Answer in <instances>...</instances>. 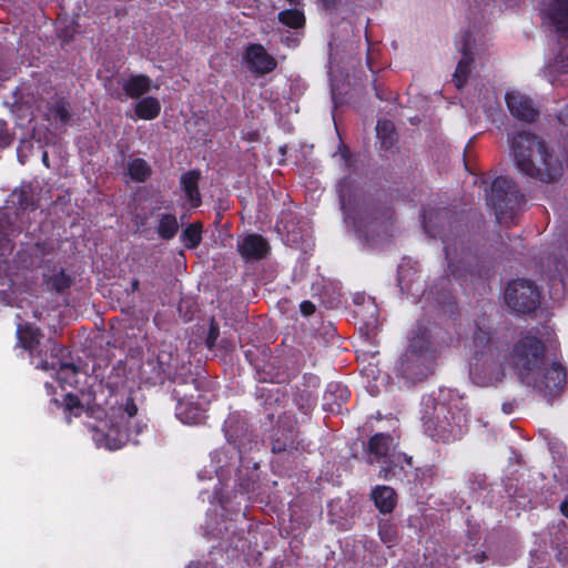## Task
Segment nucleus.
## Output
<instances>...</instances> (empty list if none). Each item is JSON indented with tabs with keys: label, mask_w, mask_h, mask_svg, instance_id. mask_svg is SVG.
Masks as SVG:
<instances>
[{
	"label": "nucleus",
	"mask_w": 568,
	"mask_h": 568,
	"mask_svg": "<svg viewBox=\"0 0 568 568\" xmlns=\"http://www.w3.org/2000/svg\"><path fill=\"white\" fill-rule=\"evenodd\" d=\"M28 230L19 239L20 247L0 275V302L20 310L16 314L17 347L28 351L32 358L36 348V328L29 321L36 317V242L33 231Z\"/></svg>",
	"instance_id": "obj_1"
},
{
	"label": "nucleus",
	"mask_w": 568,
	"mask_h": 568,
	"mask_svg": "<svg viewBox=\"0 0 568 568\" xmlns=\"http://www.w3.org/2000/svg\"><path fill=\"white\" fill-rule=\"evenodd\" d=\"M12 113L16 125L26 129L28 136H21L17 158L20 164L28 163L34 154L33 139L36 138V84L30 81L21 82L13 92Z\"/></svg>",
	"instance_id": "obj_2"
},
{
	"label": "nucleus",
	"mask_w": 568,
	"mask_h": 568,
	"mask_svg": "<svg viewBox=\"0 0 568 568\" xmlns=\"http://www.w3.org/2000/svg\"><path fill=\"white\" fill-rule=\"evenodd\" d=\"M545 353L544 343L531 335L520 337L513 345L509 353L510 365L524 384L534 383V376L539 374L545 364Z\"/></svg>",
	"instance_id": "obj_3"
},
{
	"label": "nucleus",
	"mask_w": 568,
	"mask_h": 568,
	"mask_svg": "<svg viewBox=\"0 0 568 568\" xmlns=\"http://www.w3.org/2000/svg\"><path fill=\"white\" fill-rule=\"evenodd\" d=\"M487 202L495 210L498 222L507 223L519 210L524 195L511 179L498 176L490 185Z\"/></svg>",
	"instance_id": "obj_4"
},
{
	"label": "nucleus",
	"mask_w": 568,
	"mask_h": 568,
	"mask_svg": "<svg viewBox=\"0 0 568 568\" xmlns=\"http://www.w3.org/2000/svg\"><path fill=\"white\" fill-rule=\"evenodd\" d=\"M341 205L345 211L346 219L352 220L358 229L377 231L386 229L388 221L392 220L393 213L388 207H377L376 205L356 201L353 206L346 201L344 193H341Z\"/></svg>",
	"instance_id": "obj_5"
},
{
	"label": "nucleus",
	"mask_w": 568,
	"mask_h": 568,
	"mask_svg": "<svg viewBox=\"0 0 568 568\" xmlns=\"http://www.w3.org/2000/svg\"><path fill=\"white\" fill-rule=\"evenodd\" d=\"M504 359L505 355L494 346L477 353L470 368L474 383L479 386H491L501 382L506 375Z\"/></svg>",
	"instance_id": "obj_6"
},
{
	"label": "nucleus",
	"mask_w": 568,
	"mask_h": 568,
	"mask_svg": "<svg viewBox=\"0 0 568 568\" xmlns=\"http://www.w3.org/2000/svg\"><path fill=\"white\" fill-rule=\"evenodd\" d=\"M528 164L531 166V170L519 171L545 183L556 182L562 175L561 162L548 150L545 142L541 150L535 152L534 156L528 160Z\"/></svg>",
	"instance_id": "obj_7"
},
{
	"label": "nucleus",
	"mask_w": 568,
	"mask_h": 568,
	"mask_svg": "<svg viewBox=\"0 0 568 568\" xmlns=\"http://www.w3.org/2000/svg\"><path fill=\"white\" fill-rule=\"evenodd\" d=\"M505 301L515 312H531L538 305L539 291L531 281L517 280L508 284Z\"/></svg>",
	"instance_id": "obj_8"
},
{
	"label": "nucleus",
	"mask_w": 568,
	"mask_h": 568,
	"mask_svg": "<svg viewBox=\"0 0 568 568\" xmlns=\"http://www.w3.org/2000/svg\"><path fill=\"white\" fill-rule=\"evenodd\" d=\"M544 142L542 139L529 131H519L508 135L510 154L518 170H531L528 160L534 156L535 152L541 150Z\"/></svg>",
	"instance_id": "obj_9"
},
{
	"label": "nucleus",
	"mask_w": 568,
	"mask_h": 568,
	"mask_svg": "<svg viewBox=\"0 0 568 568\" xmlns=\"http://www.w3.org/2000/svg\"><path fill=\"white\" fill-rule=\"evenodd\" d=\"M529 386H532L548 399L556 398L566 386V371L560 364L552 363L550 367L542 372L540 377L539 374L535 375L534 383Z\"/></svg>",
	"instance_id": "obj_10"
},
{
	"label": "nucleus",
	"mask_w": 568,
	"mask_h": 568,
	"mask_svg": "<svg viewBox=\"0 0 568 568\" xmlns=\"http://www.w3.org/2000/svg\"><path fill=\"white\" fill-rule=\"evenodd\" d=\"M434 358L432 353L406 351L402 361L404 376L412 381H422L433 372Z\"/></svg>",
	"instance_id": "obj_11"
},
{
	"label": "nucleus",
	"mask_w": 568,
	"mask_h": 568,
	"mask_svg": "<svg viewBox=\"0 0 568 568\" xmlns=\"http://www.w3.org/2000/svg\"><path fill=\"white\" fill-rule=\"evenodd\" d=\"M541 16L556 32L568 38V0H547L541 9Z\"/></svg>",
	"instance_id": "obj_12"
},
{
	"label": "nucleus",
	"mask_w": 568,
	"mask_h": 568,
	"mask_svg": "<svg viewBox=\"0 0 568 568\" xmlns=\"http://www.w3.org/2000/svg\"><path fill=\"white\" fill-rule=\"evenodd\" d=\"M244 58L248 70L257 75L266 74L276 67L274 58L261 44H250Z\"/></svg>",
	"instance_id": "obj_13"
},
{
	"label": "nucleus",
	"mask_w": 568,
	"mask_h": 568,
	"mask_svg": "<svg viewBox=\"0 0 568 568\" xmlns=\"http://www.w3.org/2000/svg\"><path fill=\"white\" fill-rule=\"evenodd\" d=\"M506 103L509 112L518 120L532 122L537 118L538 113L531 100L518 91L508 92Z\"/></svg>",
	"instance_id": "obj_14"
},
{
	"label": "nucleus",
	"mask_w": 568,
	"mask_h": 568,
	"mask_svg": "<svg viewBox=\"0 0 568 568\" xmlns=\"http://www.w3.org/2000/svg\"><path fill=\"white\" fill-rule=\"evenodd\" d=\"M470 33L466 32L463 36L462 39V45H460V52L463 54L462 59L458 61L456 70L453 74V80L455 82V85L458 89H462L465 83L467 82L471 70H473V63L474 59L471 55V49H470Z\"/></svg>",
	"instance_id": "obj_15"
},
{
	"label": "nucleus",
	"mask_w": 568,
	"mask_h": 568,
	"mask_svg": "<svg viewBox=\"0 0 568 568\" xmlns=\"http://www.w3.org/2000/svg\"><path fill=\"white\" fill-rule=\"evenodd\" d=\"M268 250L267 241L257 234H250L239 243V252L247 261L265 257Z\"/></svg>",
	"instance_id": "obj_16"
},
{
	"label": "nucleus",
	"mask_w": 568,
	"mask_h": 568,
	"mask_svg": "<svg viewBox=\"0 0 568 568\" xmlns=\"http://www.w3.org/2000/svg\"><path fill=\"white\" fill-rule=\"evenodd\" d=\"M155 359L165 378L172 379L179 374L181 363L176 349L172 345H163Z\"/></svg>",
	"instance_id": "obj_17"
},
{
	"label": "nucleus",
	"mask_w": 568,
	"mask_h": 568,
	"mask_svg": "<svg viewBox=\"0 0 568 568\" xmlns=\"http://www.w3.org/2000/svg\"><path fill=\"white\" fill-rule=\"evenodd\" d=\"M11 202L17 205L14 214L21 222L24 215L28 216L36 210V200L31 185L14 191L11 194Z\"/></svg>",
	"instance_id": "obj_18"
},
{
	"label": "nucleus",
	"mask_w": 568,
	"mask_h": 568,
	"mask_svg": "<svg viewBox=\"0 0 568 568\" xmlns=\"http://www.w3.org/2000/svg\"><path fill=\"white\" fill-rule=\"evenodd\" d=\"M200 172L191 170L181 176V185L192 207L201 205V194L199 191Z\"/></svg>",
	"instance_id": "obj_19"
},
{
	"label": "nucleus",
	"mask_w": 568,
	"mask_h": 568,
	"mask_svg": "<svg viewBox=\"0 0 568 568\" xmlns=\"http://www.w3.org/2000/svg\"><path fill=\"white\" fill-rule=\"evenodd\" d=\"M152 88V81L144 74L131 75L123 84L122 89L125 94L132 99H138L148 93Z\"/></svg>",
	"instance_id": "obj_20"
},
{
	"label": "nucleus",
	"mask_w": 568,
	"mask_h": 568,
	"mask_svg": "<svg viewBox=\"0 0 568 568\" xmlns=\"http://www.w3.org/2000/svg\"><path fill=\"white\" fill-rule=\"evenodd\" d=\"M19 41H18V48L17 51L21 57V63H24V61L28 62V67L33 65V61L36 59L34 55V32L30 31L28 27L23 28V31L21 30L19 32Z\"/></svg>",
	"instance_id": "obj_21"
},
{
	"label": "nucleus",
	"mask_w": 568,
	"mask_h": 568,
	"mask_svg": "<svg viewBox=\"0 0 568 568\" xmlns=\"http://www.w3.org/2000/svg\"><path fill=\"white\" fill-rule=\"evenodd\" d=\"M376 507L383 514L392 513L396 505V493L388 486H378L372 493Z\"/></svg>",
	"instance_id": "obj_22"
},
{
	"label": "nucleus",
	"mask_w": 568,
	"mask_h": 568,
	"mask_svg": "<svg viewBox=\"0 0 568 568\" xmlns=\"http://www.w3.org/2000/svg\"><path fill=\"white\" fill-rule=\"evenodd\" d=\"M42 367L44 369H53L57 371V379L63 386V384H72L77 374L79 373V368L71 363H62L59 359H52L51 363L47 361L43 363Z\"/></svg>",
	"instance_id": "obj_23"
},
{
	"label": "nucleus",
	"mask_w": 568,
	"mask_h": 568,
	"mask_svg": "<svg viewBox=\"0 0 568 568\" xmlns=\"http://www.w3.org/2000/svg\"><path fill=\"white\" fill-rule=\"evenodd\" d=\"M72 278L63 270L43 274V285L48 291L63 294L72 284Z\"/></svg>",
	"instance_id": "obj_24"
},
{
	"label": "nucleus",
	"mask_w": 568,
	"mask_h": 568,
	"mask_svg": "<svg viewBox=\"0 0 568 568\" xmlns=\"http://www.w3.org/2000/svg\"><path fill=\"white\" fill-rule=\"evenodd\" d=\"M44 116L48 121L53 120L55 124L64 125L71 118L69 102L62 98L57 99L53 103L50 104Z\"/></svg>",
	"instance_id": "obj_25"
},
{
	"label": "nucleus",
	"mask_w": 568,
	"mask_h": 568,
	"mask_svg": "<svg viewBox=\"0 0 568 568\" xmlns=\"http://www.w3.org/2000/svg\"><path fill=\"white\" fill-rule=\"evenodd\" d=\"M376 134L383 149L388 150L397 142L395 125L389 120H381L376 125Z\"/></svg>",
	"instance_id": "obj_26"
},
{
	"label": "nucleus",
	"mask_w": 568,
	"mask_h": 568,
	"mask_svg": "<svg viewBox=\"0 0 568 568\" xmlns=\"http://www.w3.org/2000/svg\"><path fill=\"white\" fill-rule=\"evenodd\" d=\"M161 369L160 365H158V361L150 358L141 365L140 375L145 382L152 385L162 384L166 378Z\"/></svg>",
	"instance_id": "obj_27"
},
{
	"label": "nucleus",
	"mask_w": 568,
	"mask_h": 568,
	"mask_svg": "<svg viewBox=\"0 0 568 568\" xmlns=\"http://www.w3.org/2000/svg\"><path fill=\"white\" fill-rule=\"evenodd\" d=\"M161 111V104L158 99L146 97L140 100L135 105V114L143 120L155 119Z\"/></svg>",
	"instance_id": "obj_28"
},
{
	"label": "nucleus",
	"mask_w": 568,
	"mask_h": 568,
	"mask_svg": "<svg viewBox=\"0 0 568 568\" xmlns=\"http://www.w3.org/2000/svg\"><path fill=\"white\" fill-rule=\"evenodd\" d=\"M392 445V437L385 434L374 435L368 443V450L376 459L388 455Z\"/></svg>",
	"instance_id": "obj_29"
},
{
	"label": "nucleus",
	"mask_w": 568,
	"mask_h": 568,
	"mask_svg": "<svg viewBox=\"0 0 568 568\" xmlns=\"http://www.w3.org/2000/svg\"><path fill=\"white\" fill-rule=\"evenodd\" d=\"M202 240V225L200 223L190 224L181 234V241L186 248H195Z\"/></svg>",
	"instance_id": "obj_30"
},
{
	"label": "nucleus",
	"mask_w": 568,
	"mask_h": 568,
	"mask_svg": "<svg viewBox=\"0 0 568 568\" xmlns=\"http://www.w3.org/2000/svg\"><path fill=\"white\" fill-rule=\"evenodd\" d=\"M151 166L143 159H134L129 164V174L138 182H144L151 175Z\"/></svg>",
	"instance_id": "obj_31"
},
{
	"label": "nucleus",
	"mask_w": 568,
	"mask_h": 568,
	"mask_svg": "<svg viewBox=\"0 0 568 568\" xmlns=\"http://www.w3.org/2000/svg\"><path fill=\"white\" fill-rule=\"evenodd\" d=\"M179 229L176 217L171 214L163 215L158 226L159 235L164 240L172 239Z\"/></svg>",
	"instance_id": "obj_32"
},
{
	"label": "nucleus",
	"mask_w": 568,
	"mask_h": 568,
	"mask_svg": "<svg viewBox=\"0 0 568 568\" xmlns=\"http://www.w3.org/2000/svg\"><path fill=\"white\" fill-rule=\"evenodd\" d=\"M413 349L418 353H432L429 349V333L426 328H418L412 337L407 351Z\"/></svg>",
	"instance_id": "obj_33"
},
{
	"label": "nucleus",
	"mask_w": 568,
	"mask_h": 568,
	"mask_svg": "<svg viewBox=\"0 0 568 568\" xmlns=\"http://www.w3.org/2000/svg\"><path fill=\"white\" fill-rule=\"evenodd\" d=\"M278 20L290 28H300L305 22L303 12L297 9L284 10L280 12Z\"/></svg>",
	"instance_id": "obj_34"
},
{
	"label": "nucleus",
	"mask_w": 568,
	"mask_h": 568,
	"mask_svg": "<svg viewBox=\"0 0 568 568\" xmlns=\"http://www.w3.org/2000/svg\"><path fill=\"white\" fill-rule=\"evenodd\" d=\"M397 530L396 528L385 521L379 525V536L384 542H392L396 539Z\"/></svg>",
	"instance_id": "obj_35"
},
{
	"label": "nucleus",
	"mask_w": 568,
	"mask_h": 568,
	"mask_svg": "<svg viewBox=\"0 0 568 568\" xmlns=\"http://www.w3.org/2000/svg\"><path fill=\"white\" fill-rule=\"evenodd\" d=\"M13 135L9 131L8 122L0 119V149H4L11 144Z\"/></svg>",
	"instance_id": "obj_36"
},
{
	"label": "nucleus",
	"mask_w": 568,
	"mask_h": 568,
	"mask_svg": "<svg viewBox=\"0 0 568 568\" xmlns=\"http://www.w3.org/2000/svg\"><path fill=\"white\" fill-rule=\"evenodd\" d=\"M219 334V325L216 324L214 318H211L210 331L205 341V344L210 349L214 347Z\"/></svg>",
	"instance_id": "obj_37"
},
{
	"label": "nucleus",
	"mask_w": 568,
	"mask_h": 568,
	"mask_svg": "<svg viewBox=\"0 0 568 568\" xmlns=\"http://www.w3.org/2000/svg\"><path fill=\"white\" fill-rule=\"evenodd\" d=\"M99 443L100 445H103L104 447L111 450L119 449L123 445L122 439L111 438L109 434L103 436V438H101Z\"/></svg>",
	"instance_id": "obj_38"
},
{
	"label": "nucleus",
	"mask_w": 568,
	"mask_h": 568,
	"mask_svg": "<svg viewBox=\"0 0 568 568\" xmlns=\"http://www.w3.org/2000/svg\"><path fill=\"white\" fill-rule=\"evenodd\" d=\"M489 341L490 337L486 331L478 328L474 333V342L476 343L477 346H486L489 343Z\"/></svg>",
	"instance_id": "obj_39"
},
{
	"label": "nucleus",
	"mask_w": 568,
	"mask_h": 568,
	"mask_svg": "<svg viewBox=\"0 0 568 568\" xmlns=\"http://www.w3.org/2000/svg\"><path fill=\"white\" fill-rule=\"evenodd\" d=\"M80 405H81L80 400L77 396H74L70 393L64 395L63 406L65 407V409L72 410L73 408H79Z\"/></svg>",
	"instance_id": "obj_40"
},
{
	"label": "nucleus",
	"mask_w": 568,
	"mask_h": 568,
	"mask_svg": "<svg viewBox=\"0 0 568 568\" xmlns=\"http://www.w3.org/2000/svg\"><path fill=\"white\" fill-rule=\"evenodd\" d=\"M323 4L327 9H334L336 11H344L343 7L346 6V1L343 0H322Z\"/></svg>",
	"instance_id": "obj_41"
},
{
	"label": "nucleus",
	"mask_w": 568,
	"mask_h": 568,
	"mask_svg": "<svg viewBox=\"0 0 568 568\" xmlns=\"http://www.w3.org/2000/svg\"><path fill=\"white\" fill-rule=\"evenodd\" d=\"M11 248V240L7 235L0 234V257L4 256L6 252Z\"/></svg>",
	"instance_id": "obj_42"
},
{
	"label": "nucleus",
	"mask_w": 568,
	"mask_h": 568,
	"mask_svg": "<svg viewBox=\"0 0 568 568\" xmlns=\"http://www.w3.org/2000/svg\"><path fill=\"white\" fill-rule=\"evenodd\" d=\"M300 308L304 316H310L315 312V305L310 301L302 302Z\"/></svg>",
	"instance_id": "obj_43"
},
{
	"label": "nucleus",
	"mask_w": 568,
	"mask_h": 568,
	"mask_svg": "<svg viewBox=\"0 0 568 568\" xmlns=\"http://www.w3.org/2000/svg\"><path fill=\"white\" fill-rule=\"evenodd\" d=\"M125 412L129 414L130 417H133L138 413V408L133 402H130L126 403Z\"/></svg>",
	"instance_id": "obj_44"
},
{
	"label": "nucleus",
	"mask_w": 568,
	"mask_h": 568,
	"mask_svg": "<svg viewBox=\"0 0 568 568\" xmlns=\"http://www.w3.org/2000/svg\"><path fill=\"white\" fill-rule=\"evenodd\" d=\"M560 510L561 513L568 518V500H565L561 505H560Z\"/></svg>",
	"instance_id": "obj_45"
},
{
	"label": "nucleus",
	"mask_w": 568,
	"mask_h": 568,
	"mask_svg": "<svg viewBox=\"0 0 568 568\" xmlns=\"http://www.w3.org/2000/svg\"><path fill=\"white\" fill-rule=\"evenodd\" d=\"M381 473L383 474L384 478H387L388 474L390 473V467H383Z\"/></svg>",
	"instance_id": "obj_46"
},
{
	"label": "nucleus",
	"mask_w": 568,
	"mask_h": 568,
	"mask_svg": "<svg viewBox=\"0 0 568 568\" xmlns=\"http://www.w3.org/2000/svg\"><path fill=\"white\" fill-rule=\"evenodd\" d=\"M139 280H133L132 283H131V287H132V291H138L139 290Z\"/></svg>",
	"instance_id": "obj_47"
},
{
	"label": "nucleus",
	"mask_w": 568,
	"mask_h": 568,
	"mask_svg": "<svg viewBox=\"0 0 568 568\" xmlns=\"http://www.w3.org/2000/svg\"><path fill=\"white\" fill-rule=\"evenodd\" d=\"M561 120L568 125V110L566 112H561Z\"/></svg>",
	"instance_id": "obj_48"
},
{
	"label": "nucleus",
	"mask_w": 568,
	"mask_h": 568,
	"mask_svg": "<svg viewBox=\"0 0 568 568\" xmlns=\"http://www.w3.org/2000/svg\"><path fill=\"white\" fill-rule=\"evenodd\" d=\"M42 162L43 164L49 168V162H48V153L47 152H43L42 154Z\"/></svg>",
	"instance_id": "obj_49"
},
{
	"label": "nucleus",
	"mask_w": 568,
	"mask_h": 568,
	"mask_svg": "<svg viewBox=\"0 0 568 568\" xmlns=\"http://www.w3.org/2000/svg\"><path fill=\"white\" fill-rule=\"evenodd\" d=\"M284 450V447L280 446V445H273V452H282Z\"/></svg>",
	"instance_id": "obj_50"
},
{
	"label": "nucleus",
	"mask_w": 568,
	"mask_h": 568,
	"mask_svg": "<svg viewBox=\"0 0 568 568\" xmlns=\"http://www.w3.org/2000/svg\"><path fill=\"white\" fill-rule=\"evenodd\" d=\"M503 409H504L506 413H510V410H511V405H509V404H505V405L503 406Z\"/></svg>",
	"instance_id": "obj_51"
},
{
	"label": "nucleus",
	"mask_w": 568,
	"mask_h": 568,
	"mask_svg": "<svg viewBox=\"0 0 568 568\" xmlns=\"http://www.w3.org/2000/svg\"><path fill=\"white\" fill-rule=\"evenodd\" d=\"M292 4H300L301 0H287Z\"/></svg>",
	"instance_id": "obj_52"
},
{
	"label": "nucleus",
	"mask_w": 568,
	"mask_h": 568,
	"mask_svg": "<svg viewBox=\"0 0 568 568\" xmlns=\"http://www.w3.org/2000/svg\"><path fill=\"white\" fill-rule=\"evenodd\" d=\"M424 229H426V231H427V232H429V230H428V225H427L426 223H425V225H424Z\"/></svg>",
	"instance_id": "obj_53"
}]
</instances>
